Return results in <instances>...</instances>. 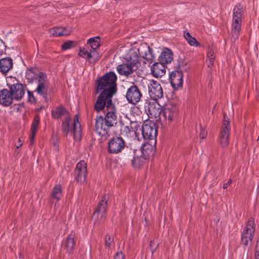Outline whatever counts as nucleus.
I'll use <instances>...</instances> for the list:
<instances>
[{
    "instance_id": "8fccbe9b",
    "label": "nucleus",
    "mask_w": 259,
    "mask_h": 259,
    "mask_svg": "<svg viewBox=\"0 0 259 259\" xmlns=\"http://www.w3.org/2000/svg\"><path fill=\"white\" fill-rule=\"evenodd\" d=\"M30 77L31 78V79H33V76H30Z\"/></svg>"
},
{
    "instance_id": "7ed1b4c3",
    "label": "nucleus",
    "mask_w": 259,
    "mask_h": 259,
    "mask_svg": "<svg viewBox=\"0 0 259 259\" xmlns=\"http://www.w3.org/2000/svg\"><path fill=\"white\" fill-rule=\"evenodd\" d=\"M139 56L143 57L150 63L155 57L152 49L145 44L141 45L137 49L131 50L126 58L127 62L138 67V65L140 63Z\"/></svg>"
},
{
    "instance_id": "ea45409f",
    "label": "nucleus",
    "mask_w": 259,
    "mask_h": 259,
    "mask_svg": "<svg viewBox=\"0 0 259 259\" xmlns=\"http://www.w3.org/2000/svg\"><path fill=\"white\" fill-rule=\"evenodd\" d=\"M27 94H28V101L29 102H30L31 103L35 102V99L34 97L33 93L29 91H28Z\"/></svg>"
},
{
    "instance_id": "f704fd0d",
    "label": "nucleus",
    "mask_w": 259,
    "mask_h": 259,
    "mask_svg": "<svg viewBox=\"0 0 259 259\" xmlns=\"http://www.w3.org/2000/svg\"><path fill=\"white\" fill-rule=\"evenodd\" d=\"M39 123V117L38 115L34 116V119L31 124V132H36Z\"/></svg>"
},
{
    "instance_id": "20e7f679",
    "label": "nucleus",
    "mask_w": 259,
    "mask_h": 259,
    "mask_svg": "<svg viewBox=\"0 0 259 259\" xmlns=\"http://www.w3.org/2000/svg\"><path fill=\"white\" fill-rule=\"evenodd\" d=\"M155 147L148 143L143 144L140 149L134 150V156L132 160L133 165L136 168L142 166L145 161L154 154Z\"/></svg>"
},
{
    "instance_id": "aec40b11",
    "label": "nucleus",
    "mask_w": 259,
    "mask_h": 259,
    "mask_svg": "<svg viewBox=\"0 0 259 259\" xmlns=\"http://www.w3.org/2000/svg\"><path fill=\"white\" fill-rule=\"evenodd\" d=\"M51 114L52 117L55 119H59L62 118L64 119L70 116L69 112L63 106H59L52 110Z\"/></svg>"
},
{
    "instance_id": "2f4dec72",
    "label": "nucleus",
    "mask_w": 259,
    "mask_h": 259,
    "mask_svg": "<svg viewBox=\"0 0 259 259\" xmlns=\"http://www.w3.org/2000/svg\"><path fill=\"white\" fill-rule=\"evenodd\" d=\"M70 120L71 118L70 116L68 117V118H66L64 119L62 123V130L66 136H67L69 132L71 131V126L70 124Z\"/></svg>"
},
{
    "instance_id": "37998d69",
    "label": "nucleus",
    "mask_w": 259,
    "mask_h": 259,
    "mask_svg": "<svg viewBox=\"0 0 259 259\" xmlns=\"http://www.w3.org/2000/svg\"><path fill=\"white\" fill-rule=\"evenodd\" d=\"M113 259H124V257L122 252H118L114 255Z\"/></svg>"
},
{
    "instance_id": "6e6552de",
    "label": "nucleus",
    "mask_w": 259,
    "mask_h": 259,
    "mask_svg": "<svg viewBox=\"0 0 259 259\" xmlns=\"http://www.w3.org/2000/svg\"><path fill=\"white\" fill-rule=\"evenodd\" d=\"M37 87L35 91L37 94L46 98L49 90V82L46 74L39 72L36 78Z\"/></svg>"
},
{
    "instance_id": "473e14b6",
    "label": "nucleus",
    "mask_w": 259,
    "mask_h": 259,
    "mask_svg": "<svg viewBox=\"0 0 259 259\" xmlns=\"http://www.w3.org/2000/svg\"><path fill=\"white\" fill-rule=\"evenodd\" d=\"M214 51L212 49H209L207 54L206 63L209 67H211L215 58Z\"/></svg>"
},
{
    "instance_id": "f03ea898",
    "label": "nucleus",
    "mask_w": 259,
    "mask_h": 259,
    "mask_svg": "<svg viewBox=\"0 0 259 259\" xmlns=\"http://www.w3.org/2000/svg\"><path fill=\"white\" fill-rule=\"evenodd\" d=\"M104 112V117L99 116L96 119L95 130L99 135L106 137L110 134V128L116 125L118 116L113 104L107 106Z\"/></svg>"
},
{
    "instance_id": "a878e982",
    "label": "nucleus",
    "mask_w": 259,
    "mask_h": 259,
    "mask_svg": "<svg viewBox=\"0 0 259 259\" xmlns=\"http://www.w3.org/2000/svg\"><path fill=\"white\" fill-rule=\"evenodd\" d=\"M73 127L74 139L76 141L79 140L81 136V130L78 115H75L74 117Z\"/></svg>"
},
{
    "instance_id": "79ce46f5",
    "label": "nucleus",
    "mask_w": 259,
    "mask_h": 259,
    "mask_svg": "<svg viewBox=\"0 0 259 259\" xmlns=\"http://www.w3.org/2000/svg\"><path fill=\"white\" fill-rule=\"evenodd\" d=\"M206 136H207V132L205 131V130L203 128L201 127L200 128V135H199L200 138L201 139H203L205 138Z\"/></svg>"
},
{
    "instance_id": "4c0bfd02",
    "label": "nucleus",
    "mask_w": 259,
    "mask_h": 259,
    "mask_svg": "<svg viewBox=\"0 0 259 259\" xmlns=\"http://www.w3.org/2000/svg\"><path fill=\"white\" fill-rule=\"evenodd\" d=\"M113 242V238L111 235L107 234L105 237V246L109 248Z\"/></svg>"
},
{
    "instance_id": "cd10ccee",
    "label": "nucleus",
    "mask_w": 259,
    "mask_h": 259,
    "mask_svg": "<svg viewBox=\"0 0 259 259\" xmlns=\"http://www.w3.org/2000/svg\"><path fill=\"white\" fill-rule=\"evenodd\" d=\"M100 38L99 36L90 38L87 41V44L90 46V49L92 51H97L98 48L100 47Z\"/></svg>"
},
{
    "instance_id": "f257e3e1",
    "label": "nucleus",
    "mask_w": 259,
    "mask_h": 259,
    "mask_svg": "<svg viewBox=\"0 0 259 259\" xmlns=\"http://www.w3.org/2000/svg\"><path fill=\"white\" fill-rule=\"evenodd\" d=\"M116 80L117 76L115 73L110 72L98 81L96 91L99 93L103 90V92L98 97L94 105V109L97 112L103 110L104 111V109L107 106L113 104L112 98L116 91Z\"/></svg>"
},
{
    "instance_id": "e433bc0d",
    "label": "nucleus",
    "mask_w": 259,
    "mask_h": 259,
    "mask_svg": "<svg viewBox=\"0 0 259 259\" xmlns=\"http://www.w3.org/2000/svg\"><path fill=\"white\" fill-rule=\"evenodd\" d=\"M132 128L129 126H123L121 127V132L122 135H124L126 136H128L132 131Z\"/></svg>"
},
{
    "instance_id": "dca6fc26",
    "label": "nucleus",
    "mask_w": 259,
    "mask_h": 259,
    "mask_svg": "<svg viewBox=\"0 0 259 259\" xmlns=\"http://www.w3.org/2000/svg\"><path fill=\"white\" fill-rule=\"evenodd\" d=\"M178 109L177 106L172 104L166 105L163 109L162 115L168 122L173 120L177 116Z\"/></svg>"
},
{
    "instance_id": "f8f14e48",
    "label": "nucleus",
    "mask_w": 259,
    "mask_h": 259,
    "mask_svg": "<svg viewBox=\"0 0 259 259\" xmlns=\"http://www.w3.org/2000/svg\"><path fill=\"white\" fill-rule=\"evenodd\" d=\"M125 147V142L121 137H114L108 142V151L111 154H118Z\"/></svg>"
},
{
    "instance_id": "72a5a7b5",
    "label": "nucleus",
    "mask_w": 259,
    "mask_h": 259,
    "mask_svg": "<svg viewBox=\"0 0 259 259\" xmlns=\"http://www.w3.org/2000/svg\"><path fill=\"white\" fill-rule=\"evenodd\" d=\"M184 36L190 45L195 47L200 46L196 39L193 37L189 32L185 33Z\"/></svg>"
},
{
    "instance_id": "3c124183",
    "label": "nucleus",
    "mask_w": 259,
    "mask_h": 259,
    "mask_svg": "<svg viewBox=\"0 0 259 259\" xmlns=\"http://www.w3.org/2000/svg\"><path fill=\"white\" fill-rule=\"evenodd\" d=\"M19 141L20 143H21V142L20 138L19 139Z\"/></svg>"
},
{
    "instance_id": "bb28decb",
    "label": "nucleus",
    "mask_w": 259,
    "mask_h": 259,
    "mask_svg": "<svg viewBox=\"0 0 259 259\" xmlns=\"http://www.w3.org/2000/svg\"><path fill=\"white\" fill-rule=\"evenodd\" d=\"M242 15V10L238 6L235 7L233 10L232 23L241 24Z\"/></svg>"
},
{
    "instance_id": "09e8293b",
    "label": "nucleus",
    "mask_w": 259,
    "mask_h": 259,
    "mask_svg": "<svg viewBox=\"0 0 259 259\" xmlns=\"http://www.w3.org/2000/svg\"><path fill=\"white\" fill-rule=\"evenodd\" d=\"M21 145H22V144H21V143H20V145H19V146H17V148H18L19 147V146H20Z\"/></svg>"
},
{
    "instance_id": "423d86ee",
    "label": "nucleus",
    "mask_w": 259,
    "mask_h": 259,
    "mask_svg": "<svg viewBox=\"0 0 259 259\" xmlns=\"http://www.w3.org/2000/svg\"><path fill=\"white\" fill-rule=\"evenodd\" d=\"M254 219L250 218L248 221L246 227L241 234V243L244 246H247L251 243L253 236L255 231Z\"/></svg>"
},
{
    "instance_id": "4be33fe9",
    "label": "nucleus",
    "mask_w": 259,
    "mask_h": 259,
    "mask_svg": "<svg viewBox=\"0 0 259 259\" xmlns=\"http://www.w3.org/2000/svg\"><path fill=\"white\" fill-rule=\"evenodd\" d=\"M165 64L162 62H155L151 67V74L155 77H160L165 73Z\"/></svg>"
},
{
    "instance_id": "a18cd8bd",
    "label": "nucleus",
    "mask_w": 259,
    "mask_h": 259,
    "mask_svg": "<svg viewBox=\"0 0 259 259\" xmlns=\"http://www.w3.org/2000/svg\"><path fill=\"white\" fill-rule=\"evenodd\" d=\"M232 183V180H229L227 183H225L223 185V188L226 189Z\"/></svg>"
},
{
    "instance_id": "1a4fd4ad",
    "label": "nucleus",
    "mask_w": 259,
    "mask_h": 259,
    "mask_svg": "<svg viewBox=\"0 0 259 259\" xmlns=\"http://www.w3.org/2000/svg\"><path fill=\"white\" fill-rule=\"evenodd\" d=\"M149 96L154 101L161 99L163 95L162 87L157 81L150 80L147 82Z\"/></svg>"
},
{
    "instance_id": "6ab92c4d",
    "label": "nucleus",
    "mask_w": 259,
    "mask_h": 259,
    "mask_svg": "<svg viewBox=\"0 0 259 259\" xmlns=\"http://www.w3.org/2000/svg\"><path fill=\"white\" fill-rule=\"evenodd\" d=\"M137 69V66L133 65L127 62L125 63L118 65L117 67V71L119 74L127 77L131 75Z\"/></svg>"
},
{
    "instance_id": "c756f323",
    "label": "nucleus",
    "mask_w": 259,
    "mask_h": 259,
    "mask_svg": "<svg viewBox=\"0 0 259 259\" xmlns=\"http://www.w3.org/2000/svg\"><path fill=\"white\" fill-rule=\"evenodd\" d=\"M62 197V192L61 185H55L52 191V197L55 199L57 201H59L60 200Z\"/></svg>"
},
{
    "instance_id": "5701e85b",
    "label": "nucleus",
    "mask_w": 259,
    "mask_h": 259,
    "mask_svg": "<svg viewBox=\"0 0 259 259\" xmlns=\"http://www.w3.org/2000/svg\"><path fill=\"white\" fill-rule=\"evenodd\" d=\"M12 94L7 89H3L0 92V104L5 106L11 105L14 101Z\"/></svg>"
},
{
    "instance_id": "de8ad7c7",
    "label": "nucleus",
    "mask_w": 259,
    "mask_h": 259,
    "mask_svg": "<svg viewBox=\"0 0 259 259\" xmlns=\"http://www.w3.org/2000/svg\"><path fill=\"white\" fill-rule=\"evenodd\" d=\"M26 75L28 76V78L29 79L30 72L27 73Z\"/></svg>"
},
{
    "instance_id": "7c9ffc66",
    "label": "nucleus",
    "mask_w": 259,
    "mask_h": 259,
    "mask_svg": "<svg viewBox=\"0 0 259 259\" xmlns=\"http://www.w3.org/2000/svg\"><path fill=\"white\" fill-rule=\"evenodd\" d=\"M241 24L232 23L231 35L234 40H237L240 35Z\"/></svg>"
},
{
    "instance_id": "4468645a",
    "label": "nucleus",
    "mask_w": 259,
    "mask_h": 259,
    "mask_svg": "<svg viewBox=\"0 0 259 259\" xmlns=\"http://www.w3.org/2000/svg\"><path fill=\"white\" fill-rule=\"evenodd\" d=\"M141 97L142 94L137 86L132 85L127 89L126 97L129 103L136 104L140 101Z\"/></svg>"
},
{
    "instance_id": "58836bf2",
    "label": "nucleus",
    "mask_w": 259,
    "mask_h": 259,
    "mask_svg": "<svg viewBox=\"0 0 259 259\" xmlns=\"http://www.w3.org/2000/svg\"><path fill=\"white\" fill-rule=\"evenodd\" d=\"M158 246V244L157 242V241H155V240H153L151 241L150 243V249L152 253L155 251Z\"/></svg>"
},
{
    "instance_id": "a19ab883",
    "label": "nucleus",
    "mask_w": 259,
    "mask_h": 259,
    "mask_svg": "<svg viewBox=\"0 0 259 259\" xmlns=\"http://www.w3.org/2000/svg\"><path fill=\"white\" fill-rule=\"evenodd\" d=\"M255 259H259V239L257 241L255 251Z\"/></svg>"
},
{
    "instance_id": "393cba45",
    "label": "nucleus",
    "mask_w": 259,
    "mask_h": 259,
    "mask_svg": "<svg viewBox=\"0 0 259 259\" xmlns=\"http://www.w3.org/2000/svg\"><path fill=\"white\" fill-rule=\"evenodd\" d=\"M71 32L69 28L64 27H57L51 28L49 30L50 35L53 36H67Z\"/></svg>"
},
{
    "instance_id": "a211bd4d",
    "label": "nucleus",
    "mask_w": 259,
    "mask_h": 259,
    "mask_svg": "<svg viewBox=\"0 0 259 259\" xmlns=\"http://www.w3.org/2000/svg\"><path fill=\"white\" fill-rule=\"evenodd\" d=\"M170 83L173 88L177 89L182 86L183 82V72L176 70L172 71L169 76Z\"/></svg>"
},
{
    "instance_id": "412c9836",
    "label": "nucleus",
    "mask_w": 259,
    "mask_h": 259,
    "mask_svg": "<svg viewBox=\"0 0 259 259\" xmlns=\"http://www.w3.org/2000/svg\"><path fill=\"white\" fill-rule=\"evenodd\" d=\"M13 60L10 57H6L0 59V72L6 75L13 69Z\"/></svg>"
},
{
    "instance_id": "2eb2a0df",
    "label": "nucleus",
    "mask_w": 259,
    "mask_h": 259,
    "mask_svg": "<svg viewBox=\"0 0 259 259\" xmlns=\"http://www.w3.org/2000/svg\"><path fill=\"white\" fill-rule=\"evenodd\" d=\"M146 112L151 118H156L159 117L161 112V106L156 102H149L145 106Z\"/></svg>"
},
{
    "instance_id": "c9c22d12",
    "label": "nucleus",
    "mask_w": 259,
    "mask_h": 259,
    "mask_svg": "<svg viewBox=\"0 0 259 259\" xmlns=\"http://www.w3.org/2000/svg\"><path fill=\"white\" fill-rule=\"evenodd\" d=\"M74 42L73 41L71 40H68L66 42H65L62 45V49L64 50H68L72 48L74 46Z\"/></svg>"
},
{
    "instance_id": "c03bdc74",
    "label": "nucleus",
    "mask_w": 259,
    "mask_h": 259,
    "mask_svg": "<svg viewBox=\"0 0 259 259\" xmlns=\"http://www.w3.org/2000/svg\"><path fill=\"white\" fill-rule=\"evenodd\" d=\"M36 132H31V135L30 136V142L32 143L34 139Z\"/></svg>"
},
{
    "instance_id": "b1692460",
    "label": "nucleus",
    "mask_w": 259,
    "mask_h": 259,
    "mask_svg": "<svg viewBox=\"0 0 259 259\" xmlns=\"http://www.w3.org/2000/svg\"><path fill=\"white\" fill-rule=\"evenodd\" d=\"M174 59L173 53L171 50L167 48L162 49L159 57V61L164 64L170 63Z\"/></svg>"
},
{
    "instance_id": "0eeeda50",
    "label": "nucleus",
    "mask_w": 259,
    "mask_h": 259,
    "mask_svg": "<svg viewBox=\"0 0 259 259\" xmlns=\"http://www.w3.org/2000/svg\"><path fill=\"white\" fill-rule=\"evenodd\" d=\"M230 129V121L228 120L226 114H224L221 132L219 136V142L222 148L226 147L229 144Z\"/></svg>"
},
{
    "instance_id": "39448f33",
    "label": "nucleus",
    "mask_w": 259,
    "mask_h": 259,
    "mask_svg": "<svg viewBox=\"0 0 259 259\" xmlns=\"http://www.w3.org/2000/svg\"><path fill=\"white\" fill-rule=\"evenodd\" d=\"M108 199V195H104L102 196L101 200L99 201L97 207L93 214V217L95 223H99L105 219Z\"/></svg>"
},
{
    "instance_id": "f3484780",
    "label": "nucleus",
    "mask_w": 259,
    "mask_h": 259,
    "mask_svg": "<svg viewBox=\"0 0 259 259\" xmlns=\"http://www.w3.org/2000/svg\"><path fill=\"white\" fill-rule=\"evenodd\" d=\"M10 92L14 100H20L25 94L24 85L20 83H14L10 87Z\"/></svg>"
},
{
    "instance_id": "49530a36",
    "label": "nucleus",
    "mask_w": 259,
    "mask_h": 259,
    "mask_svg": "<svg viewBox=\"0 0 259 259\" xmlns=\"http://www.w3.org/2000/svg\"><path fill=\"white\" fill-rule=\"evenodd\" d=\"M3 51L0 49V56L3 54Z\"/></svg>"
},
{
    "instance_id": "9d476101",
    "label": "nucleus",
    "mask_w": 259,
    "mask_h": 259,
    "mask_svg": "<svg viewBox=\"0 0 259 259\" xmlns=\"http://www.w3.org/2000/svg\"><path fill=\"white\" fill-rule=\"evenodd\" d=\"M87 174V163L84 160H80L77 163L74 170V180L77 183H82L85 180Z\"/></svg>"
},
{
    "instance_id": "c85d7f7f",
    "label": "nucleus",
    "mask_w": 259,
    "mask_h": 259,
    "mask_svg": "<svg viewBox=\"0 0 259 259\" xmlns=\"http://www.w3.org/2000/svg\"><path fill=\"white\" fill-rule=\"evenodd\" d=\"M74 235L73 234H70L68 235L66 243H65V247L68 252H71L73 251L74 246L75 244L74 240Z\"/></svg>"
},
{
    "instance_id": "ddd939ff",
    "label": "nucleus",
    "mask_w": 259,
    "mask_h": 259,
    "mask_svg": "<svg viewBox=\"0 0 259 259\" xmlns=\"http://www.w3.org/2000/svg\"><path fill=\"white\" fill-rule=\"evenodd\" d=\"M78 55L94 63H95L100 58L98 51H92L89 47L80 48Z\"/></svg>"
},
{
    "instance_id": "9b49d317",
    "label": "nucleus",
    "mask_w": 259,
    "mask_h": 259,
    "mask_svg": "<svg viewBox=\"0 0 259 259\" xmlns=\"http://www.w3.org/2000/svg\"><path fill=\"white\" fill-rule=\"evenodd\" d=\"M142 132L143 138L147 140L154 139L157 135V128L154 122H145L142 125Z\"/></svg>"
}]
</instances>
